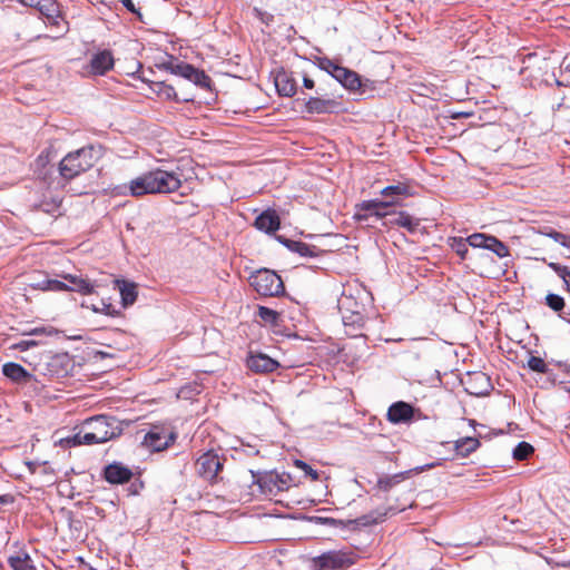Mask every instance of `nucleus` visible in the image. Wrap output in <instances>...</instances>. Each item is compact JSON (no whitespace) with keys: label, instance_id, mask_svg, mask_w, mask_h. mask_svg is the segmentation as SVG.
Returning a JSON list of instances; mask_svg holds the SVG:
<instances>
[{"label":"nucleus","instance_id":"obj_1","mask_svg":"<svg viewBox=\"0 0 570 570\" xmlns=\"http://www.w3.org/2000/svg\"><path fill=\"white\" fill-rule=\"evenodd\" d=\"M183 174L178 170H166L160 167L148 170L125 186V194L140 197L149 194H171L183 185Z\"/></svg>","mask_w":570,"mask_h":570},{"label":"nucleus","instance_id":"obj_2","mask_svg":"<svg viewBox=\"0 0 570 570\" xmlns=\"http://www.w3.org/2000/svg\"><path fill=\"white\" fill-rule=\"evenodd\" d=\"M117 421L107 415H97L86 421L83 431L75 434L69 442L73 445L105 443L120 433Z\"/></svg>","mask_w":570,"mask_h":570},{"label":"nucleus","instance_id":"obj_3","mask_svg":"<svg viewBox=\"0 0 570 570\" xmlns=\"http://www.w3.org/2000/svg\"><path fill=\"white\" fill-rule=\"evenodd\" d=\"M98 158V150L94 146L82 147L66 155L59 164L62 178L70 180L81 173L90 169Z\"/></svg>","mask_w":570,"mask_h":570},{"label":"nucleus","instance_id":"obj_4","mask_svg":"<svg viewBox=\"0 0 570 570\" xmlns=\"http://www.w3.org/2000/svg\"><path fill=\"white\" fill-rule=\"evenodd\" d=\"M248 282L261 296H279L285 292L281 276L272 269L261 268L255 271L250 274Z\"/></svg>","mask_w":570,"mask_h":570},{"label":"nucleus","instance_id":"obj_5","mask_svg":"<svg viewBox=\"0 0 570 570\" xmlns=\"http://www.w3.org/2000/svg\"><path fill=\"white\" fill-rule=\"evenodd\" d=\"M225 458L213 450L203 453L196 461L197 474L210 483H217L223 480L220 472L223 470Z\"/></svg>","mask_w":570,"mask_h":570},{"label":"nucleus","instance_id":"obj_6","mask_svg":"<svg viewBox=\"0 0 570 570\" xmlns=\"http://www.w3.org/2000/svg\"><path fill=\"white\" fill-rule=\"evenodd\" d=\"M338 308L342 313V320L345 326L361 328L365 324L363 303L357 302L352 295L343 293L338 299Z\"/></svg>","mask_w":570,"mask_h":570},{"label":"nucleus","instance_id":"obj_7","mask_svg":"<svg viewBox=\"0 0 570 570\" xmlns=\"http://www.w3.org/2000/svg\"><path fill=\"white\" fill-rule=\"evenodd\" d=\"M353 563L352 553L333 550L312 558L309 570H337Z\"/></svg>","mask_w":570,"mask_h":570},{"label":"nucleus","instance_id":"obj_8","mask_svg":"<svg viewBox=\"0 0 570 570\" xmlns=\"http://www.w3.org/2000/svg\"><path fill=\"white\" fill-rule=\"evenodd\" d=\"M397 200H380V199H370L363 200L362 203L356 205V210L354 214V218L357 222H366L371 217H375L376 219H387L390 214L386 209L391 206H395Z\"/></svg>","mask_w":570,"mask_h":570},{"label":"nucleus","instance_id":"obj_9","mask_svg":"<svg viewBox=\"0 0 570 570\" xmlns=\"http://www.w3.org/2000/svg\"><path fill=\"white\" fill-rule=\"evenodd\" d=\"M254 482L258 484L265 495H277L289 488L291 476L275 472L253 474Z\"/></svg>","mask_w":570,"mask_h":570},{"label":"nucleus","instance_id":"obj_10","mask_svg":"<svg viewBox=\"0 0 570 570\" xmlns=\"http://www.w3.org/2000/svg\"><path fill=\"white\" fill-rule=\"evenodd\" d=\"M174 440L173 433L167 432L164 428L154 426L146 433L142 444L150 451L159 452L167 449Z\"/></svg>","mask_w":570,"mask_h":570},{"label":"nucleus","instance_id":"obj_11","mask_svg":"<svg viewBox=\"0 0 570 570\" xmlns=\"http://www.w3.org/2000/svg\"><path fill=\"white\" fill-rule=\"evenodd\" d=\"M276 91L283 97H293L297 91V85L291 71L278 68L272 71Z\"/></svg>","mask_w":570,"mask_h":570},{"label":"nucleus","instance_id":"obj_12","mask_svg":"<svg viewBox=\"0 0 570 570\" xmlns=\"http://www.w3.org/2000/svg\"><path fill=\"white\" fill-rule=\"evenodd\" d=\"M115 60L110 50H101L92 55L90 59V73L95 76H104L114 68Z\"/></svg>","mask_w":570,"mask_h":570},{"label":"nucleus","instance_id":"obj_13","mask_svg":"<svg viewBox=\"0 0 570 570\" xmlns=\"http://www.w3.org/2000/svg\"><path fill=\"white\" fill-rule=\"evenodd\" d=\"M104 476L111 484H124L132 478V471L121 463L114 462L104 470Z\"/></svg>","mask_w":570,"mask_h":570},{"label":"nucleus","instance_id":"obj_14","mask_svg":"<svg viewBox=\"0 0 570 570\" xmlns=\"http://www.w3.org/2000/svg\"><path fill=\"white\" fill-rule=\"evenodd\" d=\"M413 415V406L403 401L393 403L387 410V420L394 424L409 422Z\"/></svg>","mask_w":570,"mask_h":570},{"label":"nucleus","instance_id":"obj_15","mask_svg":"<svg viewBox=\"0 0 570 570\" xmlns=\"http://www.w3.org/2000/svg\"><path fill=\"white\" fill-rule=\"evenodd\" d=\"M384 226H399L405 228L410 233H415L420 226V220L412 217L406 212L390 214V217L383 222Z\"/></svg>","mask_w":570,"mask_h":570},{"label":"nucleus","instance_id":"obj_16","mask_svg":"<svg viewBox=\"0 0 570 570\" xmlns=\"http://www.w3.org/2000/svg\"><path fill=\"white\" fill-rule=\"evenodd\" d=\"M338 105L340 104L334 99L311 97L305 102V110H306V112L312 114V115L330 114V112H334L337 109Z\"/></svg>","mask_w":570,"mask_h":570},{"label":"nucleus","instance_id":"obj_17","mask_svg":"<svg viewBox=\"0 0 570 570\" xmlns=\"http://www.w3.org/2000/svg\"><path fill=\"white\" fill-rule=\"evenodd\" d=\"M247 366L256 373H269L277 368L278 363L266 354H252L247 358Z\"/></svg>","mask_w":570,"mask_h":570},{"label":"nucleus","instance_id":"obj_18","mask_svg":"<svg viewBox=\"0 0 570 570\" xmlns=\"http://www.w3.org/2000/svg\"><path fill=\"white\" fill-rule=\"evenodd\" d=\"M254 225L258 230L273 234L278 230L281 220L275 210L267 209L256 217Z\"/></svg>","mask_w":570,"mask_h":570},{"label":"nucleus","instance_id":"obj_19","mask_svg":"<svg viewBox=\"0 0 570 570\" xmlns=\"http://www.w3.org/2000/svg\"><path fill=\"white\" fill-rule=\"evenodd\" d=\"M2 374L14 383H28L33 377L22 365L14 362L3 364Z\"/></svg>","mask_w":570,"mask_h":570},{"label":"nucleus","instance_id":"obj_20","mask_svg":"<svg viewBox=\"0 0 570 570\" xmlns=\"http://www.w3.org/2000/svg\"><path fill=\"white\" fill-rule=\"evenodd\" d=\"M61 277L68 282L67 291L78 292L83 295H89L95 292L96 285L87 278L71 274H63Z\"/></svg>","mask_w":570,"mask_h":570},{"label":"nucleus","instance_id":"obj_21","mask_svg":"<svg viewBox=\"0 0 570 570\" xmlns=\"http://www.w3.org/2000/svg\"><path fill=\"white\" fill-rule=\"evenodd\" d=\"M381 195L385 198H390L389 200H397L396 205H400L403 199L412 196L413 191L409 184L397 183L383 188Z\"/></svg>","mask_w":570,"mask_h":570},{"label":"nucleus","instance_id":"obj_22","mask_svg":"<svg viewBox=\"0 0 570 570\" xmlns=\"http://www.w3.org/2000/svg\"><path fill=\"white\" fill-rule=\"evenodd\" d=\"M491 389L489 376L482 372L474 373L470 381L469 386L465 389L470 394L481 396L487 395Z\"/></svg>","mask_w":570,"mask_h":570},{"label":"nucleus","instance_id":"obj_23","mask_svg":"<svg viewBox=\"0 0 570 570\" xmlns=\"http://www.w3.org/2000/svg\"><path fill=\"white\" fill-rule=\"evenodd\" d=\"M333 78L351 91L357 90L361 87L360 76L355 71L342 66Z\"/></svg>","mask_w":570,"mask_h":570},{"label":"nucleus","instance_id":"obj_24","mask_svg":"<svg viewBox=\"0 0 570 570\" xmlns=\"http://www.w3.org/2000/svg\"><path fill=\"white\" fill-rule=\"evenodd\" d=\"M277 239L285 245L291 252L297 253L303 257L316 256V246L308 245L299 240L287 239L283 236H277Z\"/></svg>","mask_w":570,"mask_h":570},{"label":"nucleus","instance_id":"obj_25","mask_svg":"<svg viewBox=\"0 0 570 570\" xmlns=\"http://www.w3.org/2000/svg\"><path fill=\"white\" fill-rule=\"evenodd\" d=\"M8 563L12 570H37L29 553L24 550L8 557Z\"/></svg>","mask_w":570,"mask_h":570},{"label":"nucleus","instance_id":"obj_26","mask_svg":"<svg viewBox=\"0 0 570 570\" xmlns=\"http://www.w3.org/2000/svg\"><path fill=\"white\" fill-rule=\"evenodd\" d=\"M480 445H481V443H480L479 439L472 438V436H466V438H461L454 442V450H455L456 454L460 455L461 458H466L471 453L476 451Z\"/></svg>","mask_w":570,"mask_h":570},{"label":"nucleus","instance_id":"obj_27","mask_svg":"<svg viewBox=\"0 0 570 570\" xmlns=\"http://www.w3.org/2000/svg\"><path fill=\"white\" fill-rule=\"evenodd\" d=\"M409 475V472H400L392 475H384L377 480V489L383 492L391 491L395 485L403 482Z\"/></svg>","mask_w":570,"mask_h":570},{"label":"nucleus","instance_id":"obj_28","mask_svg":"<svg viewBox=\"0 0 570 570\" xmlns=\"http://www.w3.org/2000/svg\"><path fill=\"white\" fill-rule=\"evenodd\" d=\"M124 306L132 305L137 299V289L134 283L117 282Z\"/></svg>","mask_w":570,"mask_h":570},{"label":"nucleus","instance_id":"obj_29","mask_svg":"<svg viewBox=\"0 0 570 570\" xmlns=\"http://www.w3.org/2000/svg\"><path fill=\"white\" fill-rule=\"evenodd\" d=\"M189 73L190 76L187 77V80L194 82L196 86L203 89H207L210 87L212 79L209 78V76L205 73V71L198 70L193 66L191 71Z\"/></svg>","mask_w":570,"mask_h":570},{"label":"nucleus","instance_id":"obj_30","mask_svg":"<svg viewBox=\"0 0 570 570\" xmlns=\"http://www.w3.org/2000/svg\"><path fill=\"white\" fill-rule=\"evenodd\" d=\"M485 249L491 250L500 258L507 257L509 255L508 246L494 236L490 237L489 245Z\"/></svg>","mask_w":570,"mask_h":570},{"label":"nucleus","instance_id":"obj_31","mask_svg":"<svg viewBox=\"0 0 570 570\" xmlns=\"http://www.w3.org/2000/svg\"><path fill=\"white\" fill-rule=\"evenodd\" d=\"M533 450L534 449L530 443L522 441L513 449V459L518 461L525 460L530 454H532Z\"/></svg>","mask_w":570,"mask_h":570},{"label":"nucleus","instance_id":"obj_32","mask_svg":"<svg viewBox=\"0 0 570 570\" xmlns=\"http://www.w3.org/2000/svg\"><path fill=\"white\" fill-rule=\"evenodd\" d=\"M159 96L168 100H177V94L173 86L165 82H157L154 89Z\"/></svg>","mask_w":570,"mask_h":570},{"label":"nucleus","instance_id":"obj_33","mask_svg":"<svg viewBox=\"0 0 570 570\" xmlns=\"http://www.w3.org/2000/svg\"><path fill=\"white\" fill-rule=\"evenodd\" d=\"M468 240L462 237H453L450 239L451 248L461 257L465 258L468 254Z\"/></svg>","mask_w":570,"mask_h":570},{"label":"nucleus","instance_id":"obj_34","mask_svg":"<svg viewBox=\"0 0 570 570\" xmlns=\"http://www.w3.org/2000/svg\"><path fill=\"white\" fill-rule=\"evenodd\" d=\"M490 237H491L490 235L475 233V234L470 235L466 238V240H468V244L472 247L487 248V246L489 245Z\"/></svg>","mask_w":570,"mask_h":570},{"label":"nucleus","instance_id":"obj_35","mask_svg":"<svg viewBox=\"0 0 570 570\" xmlns=\"http://www.w3.org/2000/svg\"><path fill=\"white\" fill-rule=\"evenodd\" d=\"M258 316L262 318V321L272 325L276 324L279 318V314L276 311L266 306L258 307Z\"/></svg>","mask_w":570,"mask_h":570},{"label":"nucleus","instance_id":"obj_36","mask_svg":"<svg viewBox=\"0 0 570 570\" xmlns=\"http://www.w3.org/2000/svg\"><path fill=\"white\" fill-rule=\"evenodd\" d=\"M38 9L49 20L55 21V19L57 18V12H58L57 6H56V3L51 2L50 0L41 1Z\"/></svg>","mask_w":570,"mask_h":570},{"label":"nucleus","instance_id":"obj_37","mask_svg":"<svg viewBox=\"0 0 570 570\" xmlns=\"http://www.w3.org/2000/svg\"><path fill=\"white\" fill-rule=\"evenodd\" d=\"M546 304L554 312H561L564 307V299L558 294L550 293L546 297Z\"/></svg>","mask_w":570,"mask_h":570},{"label":"nucleus","instance_id":"obj_38","mask_svg":"<svg viewBox=\"0 0 570 570\" xmlns=\"http://www.w3.org/2000/svg\"><path fill=\"white\" fill-rule=\"evenodd\" d=\"M528 367L537 373L544 374L548 372V365L544 360L539 356H530L528 360Z\"/></svg>","mask_w":570,"mask_h":570},{"label":"nucleus","instance_id":"obj_39","mask_svg":"<svg viewBox=\"0 0 570 570\" xmlns=\"http://www.w3.org/2000/svg\"><path fill=\"white\" fill-rule=\"evenodd\" d=\"M294 465L304 472L305 476H308L312 481L320 480V473L314 470L309 464L302 460H295Z\"/></svg>","mask_w":570,"mask_h":570},{"label":"nucleus","instance_id":"obj_40","mask_svg":"<svg viewBox=\"0 0 570 570\" xmlns=\"http://www.w3.org/2000/svg\"><path fill=\"white\" fill-rule=\"evenodd\" d=\"M91 309L95 313H102L108 316H116L118 314L115 306L110 303H106L105 301H101L99 305H92Z\"/></svg>","mask_w":570,"mask_h":570},{"label":"nucleus","instance_id":"obj_41","mask_svg":"<svg viewBox=\"0 0 570 570\" xmlns=\"http://www.w3.org/2000/svg\"><path fill=\"white\" fill-rule=\"evenodd\" d=\"M318 67L326 71L328 75H331L332 77H334V75L337 72L338 68L341 66H338L337 63H335L334 61H332L331 59L328 58H322L320 59L318 61Z\"/></svg>","mask_w":570,"mask_h":570},{"label":"nucleus","instance_id":"obj_42","mask_svg":"<svg viewBox=\"0 0 570 570\" xmlns=\"http://www.w3.org/2000/svg\"><path fill=\"white\" fill-rule=\"evenodd\" d=\"M191 68H193V65H189V63H186V62H183V61H178L177 65H175V71L173 75H177V76H180L185 79H187V77L190 76V71H191Z\"/></svg>","mask_w":570,"mask_h":570},{"label":"nucleus","instance_id":"obj_43","mask_svg":"<svg viewBox=\"0 0 570 570\" xmlns=\"http://www.w3.org/2000/svg\"><path fill=\"white\" fill-rule=\"evenodd\" d=\"M548 266L564 282L570 271L567 266L559 263L550 262Z\"/></svg>","mask_w":570,"mask_h":570},{"label":"nucleus","instance_id":"obj_44","mask_svg":"<svg viewBox=\"0 0 570 570\" xmlns=\"http://www.w3.org/2000/svg\"><path fill=\"white\" fill-rule=\"evenodd\" d=\"M50 291L51 292H63L67 291L68 284L58 279H50Z\"/></svg>","mask_w":570,"mask_h":570},{"label":"nucleus","instance_id":"obj_45","mask_svg":"<svg viewBox=\"0 0 570 570\" xmlns=\"http://www.w3.org/2000/svg\"><path fill=\"white\" fill-rule=\"evenodd\" d=\"M177 59H175L174 57H169L167 61H164L159 65V68L169 71L170 73H174L175 65H177Z\"/></svg>","mask_w":570,"mask_h":570},{"label":"nucleus","instance_id":"obj_46","mask_svg":"<svg viewBox=\"0 0 570 570\" xmlns=\"http://www.w3.org/2000/svg\"><path fill=\"white\" fill-rule=\"evenodd\" d=\"M121 3L128 11L137 14L138 17L141 16L140 11L136 8L132 0H121Z\"/></svg>","mask_w":570,"mask_h":570},{"label":"nucleus","instance_id":"obj_47","mask_svg":"<svg viewBox=\"0 0 570 570\" xmlns=\"http://www.w3.org/2000/svg\"><path fill=\"white\" fill-rule=\"evenodd\" d=\"M567 234L554 230V233L550 235V238L553 239L556 243L562 245V242L567 239Z\"/></svg>","mask_w":570,"mask_h":570},{"label":"nucleus","instance_id":"obj_48","mask_svg":"<svg viewBox=\"0 0 570 570\" xmlns=\"http://www.w3.org/2000/svg\"><path fill=\"white\" fill-rule=\"evenodd\" d=\"M21 4L31 8H39L42 0H18Z\"/></svg>","mask_w":570,"mask_h":570},{"label":"nucleus","instance_id":"obj_49","mask_svg":"<svg viewBox=\"0 0 570 570\" xmlns=\"http://www.w3.org/2000/svg\"><path fill=\"white\" fill-rule=\"evenodd\" d=\"M50 279L51 278H46V279H42L41 282L37 283L36 288L41 289V291H50V285L48 284V283H50Z\"/></svg>","mask_w":570,"mask_h":570},{"label":"nucleus","instance_id":"obj_50","mask_svg":"<svg viewBox=\"0 0 570 570\" xmlns=\"http://www.w3.org/2000/svg\"><path fill=\"white\" fill-rule=\"evenodd\" d=\"M303 86L307 89H313L314 86H315V82L313 79H311L309 77L307 76H304L303 78Z\"/></svg>","mask_w":570,"mask_h":570},{"label":"nucleus","instance_id":"obj_51","mask_svg":"<svg viewBox=\"0 0 570 570\" xmlns=\"http://www.w3.org/2000/svg\"><path fill=\"white\" fill-rule=\"evenodd\" d=\"M13 501V498L11 495H0V503L2 504H9Z\"/></svg>","mask_w":570,"mask_h":570},{"label":"nucleus","instance_id":"obj_52","mask_svg":"<svg viewBox=\"0 0 570 570\" xmlns=\"http://www.w3.org/2000/svg\"><path fill=\"white\" fill-rule=\"evenodd\" d=\"M540 233L547 237L550 238V235H552V233H554V229L551 228V227H543Z\"/></svg>","mask_w":570,"mask_h":570},{"label":"nucleus","instance_id":"obj_53","mask_svg":"<svg viewBox=\"0 0 570 570\" xmlns=\"http://www.w3.org/2000/svg\"><path fill=\"white\" fill-rule=\"evenodd\" d=\"M33 345H36L33 341H23L19 344V347H21V350H27L29 346Z\"/></svg>","mask_w":570,"mask_h":570},{"label":"nucleus","instance_id":"obj_54","mask_svg":"<svg viewBox=\"0 0 570 570\" xmlns=\"http://www.w3.org/2000/svg\"><path fill=\"white\" fill-rule=\"evenodd\" d=\"M317 522L322 524H333L335 520L332 518H317Z\"/></svg>","mask_w":570,"mask_h":570},{"label":"nucleus","instance_id":"obj_55","mask_svg":"<svg viewBox=\"0 0 570 570\" xmlns=\"http://www.w3.org/2000/svg\"><path fill=\"white\" fill-rule=\"evenodd\" d=\"M438 465H440V463H439V462H436V463H431V464H428V465H425V466H421V468H419V469H417V471H424L425 469H432V468H435V466H438Z\"/></svg>","mask_w":570,"mask_h":570},{"label":"nucleus","instance_id":"obj_56","mask_svg":"<svg viewBox=\"0 0 570 570\" xmlns=\"http://www.w3.org/2000/svg\"><path fill=\"white\" fill-rule=\"evenodd\" d=\"M387 512H383V513H380L379 517L374 518L373 521L374 522H380V521H383L384 518L386 517Z\"/></svg>","mask_w":570,"mask_h":570},{"label":"nucleus","instance_id":"obj_57","mask_svg":"<svg viewBox=\"0 0 570 570\" xmlns=\"http://www.w3.org/2000/svg\"><path fill=\"white\" fill-rule=\"evenodd\" d=\"M560 317L567 323H570V312L560 314Z\"/></svg>","mask_w":570,"mask_h":570},{"label":"nucleus","instance_id":"obj_58","mask_svg":"<svg viewBox=\"0 0 570 570\" xmlns=\"http://www.w3.org/2000/svg\"><path fill=\"white\" fill-rule=\"evenodd\" d=\"M563 283L566 285L567 291L570 293V272Z\"/></svg>","mask_w":570,"mask_h":570},{"label":"nucleus","instance_id":"obj_59","mask_svg":"<svg viewBox=\"0 0 570 570\" xmlns=\"http://www.w3.org/2000/svg\"><path fill=\"white\" fill-rule=\"evenodd\" d=\"M562 246L570 250V235H568L567 239L562 242Z\"/></svg>","mask_w":570,"mask_h":570},{"label":"nucleus","instance_id":"obj_60","mask_svg":"<svg viewBox=\"0 0 570 570\" xmlns=\"http://www.w3.org/2000/svg\"><path fill=\"white\" fill-rule=\"evenodd\" d=\"M563 106H564V104H563V99H562L560 102L554 105L552 108H553V110H560Z\"/></svg>","mask_w":570,"mask_h":570},{"label":"nucleus","instance_id":"obj_61","mask_svg":"<svg viewBox=\"0 0 570 570\" xmlns=\"http://www.w3.org/2000/svg\"><path fill=\"white\" fill-rule=\"evenodd\" d=\"M46 159H47V157H45L42 154H40V155L38 156V158H37V163H39V164H45Z\"/></svg>","mask_w":570,"mask_h":570},{"label":"nucleus","instance_id":"obj_62","mask_svg":"<svg viewBox=\"0 0 570 570\" xmlns=\"http://www.w3.org/2000/svg\"><path fill=\"white\" fill-rule=\"evenodd\" d=\"M248 451H247V454H258V450H256L254 446H248Z\"/></svg>","mask_w":570,"mask_h":570},{"label":"nucleus","instance_id":"obj_63","mask_svg":"<svg viewBox=\"0 0 570 570\" xmlns=\"http://www.w3.org/2000/svg\"><path fill=\"white\" fill-rule=\"evenodd\" d=\"M558 566H561V567H564V568H570V560L562 561V562L558 563Z\"/></svg>","mask_w":570,"mask_h":570},{"label":"nucleus","instance_id":"obj_64","mask_svg":"<svg viewBox=\"0 0 570 570\" xmlns=\"http://www.w3.org/2000/svg\"><path fill=\"white\" fill-rule=\"evenodd\" d=\"M91 4L104 3L102 0H88Z\"/></svg>","mask_w":570,"mask_h":570}]
</instances>
